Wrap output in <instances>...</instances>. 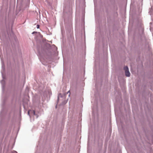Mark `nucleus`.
I'll use <instances>...</instances> for the list:
<instances>
[{
	"instance_id": "obj_1",
	"label": "nucleus",
	"mask_w": 153,
	"mask_h": 153,
	"mask_svg": "<svg viewBox=\"0 0 153 153\" xmlns=\"http://www.w3.org/2000/svg\"><path fill=\"white\" fill-rule=\"evenodd\" d=\"M124 69L125 71L126 76L127 77L129 76L130 75V73L129 71L128 67L127 66L125 67L124 68Z\"/></svg>"
},
{
	"instance_id": "obj_2",
	"label": "nucleus",
	"mask_w": 153,
	"mask_h": 153,
	"mask_svg": "<svg viewBox=\"0 0 153 153\" xmlns=\"http://www.w3.org/2000/svg\"><path fill=\"white\" fill-rule=\"evenodd\" d=\"M33 113V114L34 115H35V112L34 111L29 110V111H28V114L29 116H30V113Z\"/></svg>"
},
{
	"instance_id": "obj_3",
	"label": "nucleus",
	"mask_w": 153,
	"mask_h": 153,
	"mask_svg": "<svg viewBox=\"0 0 153 153\" xmlns=\"http://www.w3.org/2000/svg\"><path fill=\"white\" fill-rule=\"evenodd\" d=\"M36 27L37 28H39V25H37L36 26Z\"/></svg>"
},
{
	"instance_id": "obj_4",
	"label": "nucleus",
	"mask_w": 153,
	"mask_h": 153,
	"mask_svg": "<svg viewBox=\"0 0 153 153\" xmlns=\"http://www.w3.org/2000/svg\"><path fill=\"white\" fill-rule=\"evenodd\" d=\"M36 32H33L32 34L35 33H36Z\"/></svg>"
},
{
	"instance_id": "obj_5",
	"label": "nucleus",
	"mask_w": 153,
	"mask_h": 153,
	"mask_svg": "<svg viewBox=\"0 0 153 153\" xmlns=\"http://www.w3.org/2000/svg\"><path fill=\"white\" fill-rule=\"evenodd\" d=\"M14 153H17V152L16 151H14Z\"/></svg>"
},
{
	"instance_id": "obj_6",
	"label": "nucleus",
	"mask_w": 153,
	"mask_h": 153,
	"mask_svg": "<svg viewBox=\"0 0 153 153\" xmlns=\"http://www.w3.org/2000/svg\"><path fill=\"white\" fill-rule=\"evenodd\" d=\"M70 92V91H68V93H69Z\"/></svg>"
},
{
	"instance_id": "obj_7",
	"label": "nucleus",
	"mask_w": 153,
	"mask_h": 153,
	"mask_svg": "<svg viewBox=\"0 0 153 153\" xmlns=\"http://www.w3.org/2000/svg\"><path fill=\"white\" fill-rule=\"evenodd\" d=\"M58 100H59V97H58Z\"/></svg>"
}]
</instances>
